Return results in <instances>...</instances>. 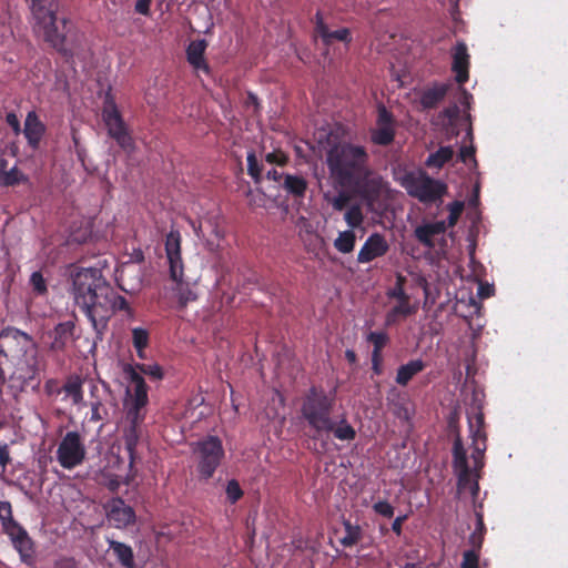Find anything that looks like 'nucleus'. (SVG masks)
<instances>
[{
    "mask_svg": "<svg viewBox=\"0 0 568 568\" xmlns=\"http://www.w3.org/2000/svg\"><path fill=\"white\" fill-rule=\"evenodd\" d=\"M132 343L136 349L138 356L143 358L144 348L149 344V332L142 327H135L132 329Z\"/></svg>",
    "mask_w": 568,
    "mask_h": 568,
    "instance_id": "nucleus-36",
    "label": "nucleus"
},
{
    "mask_svg": "<svg viewBox=\"0 0 568 568\" xmlns=\"http://www.w3.org/2000/svg\"><path fill=\"white\" fill-rule=\"evenodd\" d=\"M53 568H79V565L72 557H61L54 561Z\"/></svg>",
    "mask_w": 568,
    "mask_h": 568,
    "instance_id": "nucleus-53",
    "label": "nucleus"
},
{
    "mask_svg": "<svg viewBox=\"0 0 568 568\" xmlns=\"http://www.w3.org/2000/svg\"><path fill=\"white\" fill-rule=\"evenodd\" d=\"M102 119L108 129V134L115 140L124 152L132 154L135 150V142L113 101H105Z\"/></svg>",
    "mask_w": 568,
    "mask_h": 568,
    "instance_id": "nucleus-10",
    "label": "nucleus"
},
{
    "mask_svg": "<svg viewBox=\"0 0 568 568\" xmlns=\"http://www.w3.org/2000/svg\"><path fill=\"white\" fill-rule=\"evenodd\" d=\"M10 462L11 458L9 445L7 443H0V466L2 467V471H6V468Z\"/></svg>",
    "mask_w": 568,
    "mask_h": 568,
    "instance_id": "nucleus-52",
    "label": "nucleus"
},
{
    "mask_svg": "<svg viewBox=\"0 0 568 568\" xmlns=\"http://www.w3.org/2000/svg\"><path fill=\"white\" fill-rule=\"evenodd\" d=\"M406 520V516H398L392 524V530L399 536L402 534V525Z\"/></svg>",
    "mask_w": 568,
    "mask_h": 568,
    "instance_id": "nucleus-62",
    "label": "nucleus"
},
{
    "mask_svg": "<svg viewBox=\"0 0 568 568\" xmlns=\"http://www.w3.org/2000/svg\"><path fill=\"white\" fill-rule=\"evenodd\" d=\"M104 510L109 523L118 529L126 528L135 523L134 509L120 497L108 500L104 505Z\"/></svg>",
    "mask_w": 568,
    "mask_h": 568,
    "instance_id": "nucleus-13",
    "label": "nucleus"
},
{
    "mask_svg": "<svg viewBox=\"0 0 568 568\" xmlns=\"http://www.w3.org/2000/svg\"><path fill=\"white\" fill-rule=\"evenodd\" d=\"M30 284L38 294H44L47 292L45 281L40 272H33L30 276Z\"/></svg>",
    "mask_w": 568,
    "mask_h": 568,
    "instance_id": "nucleus-48",
    "label": "nucleus"
},
{
    "mask_svg": "<svg viewBox=\"0 0 568 568\" xmlns=\"http://www.w3.org/2000/svg\"><path fill=\"white\" fill-rule=\"evenodd\" d=\"M38 31L42 33L47 43L68 60L72 59L77 53L75 31L68 18H58V22H53Z\"/></svg>",
    "mask_w": 568,
    "mask_h": 568,
    "instance_id": "nucleus-8",
    "label": "nucleus"
},
{
    "mask_svg": "<svg viewBox=\"0 0 568 568\" xmlns=\"http://www.w3.org/2000/svg\"><path fill=\"white\" fill-rule=\"evenodd\" d=\"M383 184V180L378 176L372 178L368 182L369 187L374 192H379Z\"/></svg>",
    "mask_w": 568,
    "mask_h": 568,
    "instance_id": "nucleus-64",
    "label": "nucleus"
},
{
    "mask_svg": "<svg viewBox=\"0 0 568 568\" xmlns=\"http://www.w3.org/2000/svg\"><path fill=\"white\" fill-rule=\"evenodd\" d=\"M452 70L455 72V80L458 84L468 81L469 54L465 42L460 41L452 49Z\"/></svg>",
    "mask_w": 568,
    "mask_h": 568,
    "instance_id": "nucleus-18",
    "label": "nucleus"
},
{
    "mask_svg": "<svg viewBox=\"0 0 568 568\" xmlns=\"http://www.w3.org/2000/svg\"><path fill=\"white\" fill-rule=\"evenodd\" d=\"M331 433L339 440H353L356 436L355 429L346 420H342L338 425L334 422Z\"/></svg>",
    "mask_w": 568,
    "mask_h": 568,
    "instance_id": "nucleus-39",
    "label": "nucleus"
},
{
    "mask_svg": "<svg viewBox=\"0 0 568 568\" xmlns=\"http://www.w3.org/2000/svg\"><path fill=\"white\" fill-rule=\"evenodd\" d=\"M459 160L464 163H466L468 160H473L474 162H476L475 160V148L473 145H469V146H462L460 150H459Z\"/></svg>",
    "mask_w": 568,
    "mask_h": 568,
    "instance_id": "nucleus-54",
    "label": "nucleus"
},
{
    "mask_svg": "<svg viewBox=\"0 0 568 568\" xmlns=\"http://www.w3.org/2000/svg\"><path fill=\"white\" fill-rule=\"evenodd\" d=\"M123 374L131 383L126 388L124 400L125 423L132 425H143L146 416V406L149 404L148 386L144 378L131 364L123 366Z\"/></svg>",
    "mask_w": 568,
    "mask_h": 568,
    "instance_id": "nucleus-6",
    "label": "nucleus"
},
{
    "mask_svg": "<svg viewBox=\"0 0 568 568\" xmlns=\"http://www.w3.org/2000/svg\"><path fill=\"white\" fill-rule=\"evenodd\" d=\"M284 175L282 172L277 171L276 169L268 170L266 172V178L268 180H272L274 182H278L280 184L283 182Z\"/></svg>",
    "mask_w": 568,
    "mask_h": 568,
    "instance_id": "nucleus-61",
    "label": "nucleus"
},
{
    "mask_svg": "<svg viewBox=\"0 0 568 568\" xmlns=\"http://www.w3.org/2000/svg\"><path fill=\"white\" fill-rule=\"evenodd\" d=\"M307 181L301 175L285 174L281 186L295 199H303L307 190Z\"/></svg>",
    "mask_w": 568,
    "mask_h": 568,
    "instance_id": "nucleus-29",
    "label": "nucleus"
},
{
    "mask_svg": "<svg viewBox=\"0 0 568 568\" xmlns=\"http://www.w3.org/2000/svg\"><path fill=\"white\" fill-rule=\"evenodd\" d=\"M72 295L75 304L84 312L102 341L109 321L116 311H132L126 300L119 295L95 267L77 268L71 274Z\"/></svg>",
    "mask_w": 568,
    "mask_h": 568,
    "instance_id": "nucleus-1",
    "label": "nucleus"
},
{
    "mask_svg": "<svg viewBox=\"0 0 568 568\" xmlns=\"http://www.w3.org/2000/svg\"><path fill=\"white\" fill-rule=\"evenodd\" d=\"M60 3L58 0H32L31 12L36 21L34 29L40 30L58 22Z\"/></svg>",
    "mask_w": 568,
    "mask_h": 568,
    "instance_id": "nucleus-15",
    "label": "nucleus"
},
{
    "mask_svg": "<svg viewBox=\"0 0 568 568\" xmlns=\"http://www.w3.org/2000/svg\"><path fill=\"white\" fill-rule=\"evenodd\" d=\"M453 468L458 479V489L470 488L475 494L478 489L477 481H471V470L468 465L466 449L459 435L456 436L453 444Z\"/></svg>",
    "mask_w": 568,
    "mask_h": 568,
    "instance_id": "nucleus-12",
    "label": "nucleus"
},
{
    "mask_svg": "<svg viewBox=\"0 0 568 568\" xmlns=\"http://www.w3.org/2000/svg\"><path fill=\"white\" fill-rule=\"evenodd\" d=\"M326 199H327L328 203L332 205V207L338 212L343 211L347 206V204L351 200L349 195L343 191L333 197L326 196Z\"/></svg>",
    "mask_w": 568,
    "mask_h": 568,
    "instance_id": "nucleus-45",
    "label": "nucleus"
},
{
    "mask_svg": "<svg viewBox=\"0 0 568 568\" xmlns=\"http://www.w3.org/2000/svg\"><path fill=\"white\" fill-rule=\"evenodd\" d=\"M226 496L231 504H235L242 496L243 490L235 479H231L226 485Z\"/></svg>",
    "mask_w": 568,
    "mask_h": 568,
    "instance_id": "nucleus-44",
    "label": "nucleus"
},
{
    "mask_svg": "<svg viewBox=\"0 0 568 568\" xmlns=\"http://www.w3.org/2000/svg\"><path fill=\"white\" fill-rule=\"evenodd\" d=\"M483 541H484V535L483 532H477V531H474L470 536H469V544L471 545L473 549L471 550H476L477 552H479L480 548H481V545H483Z\"/></svg>",
    "mask_w": 568,
    "mask_h": 568,
    "instance_id": "nucleus-58",
    "label": "nucleus"
},
{
    "mask_svg": "<svg viewBox=\"0 0 568 568\" xmlns=\"http://www.w3.org/2000/svg\"><path fill=\"white\" fill-rule=\"evenodd\" d=\"M425 368V364L422 359H413L407 364L402 365L397 369L396 383L400 386H406L409 381Z\"/></svg>",
    "mask_w": 568,
    "mask_h": 568,
    "instance_id": "nucleus-31",
    "label": "nucleus"
},
{
    "mask_svg": "<svg viewBox=\"0 0 568 568\" xmlns=\"http://www.w3.org/2000/svg\"><path fill=\"white\" fill-rule=\"evenodd\" d=\"M135 368V372H138L140 375L145 374L153 379H162L163 378V369L158 364H136V366H133Z\"/></svg>",
    "mask_w": 568,
    "mask_h": 568,
    "instance_id": "nucleus-41",
    "label": "nucleus"
},
{
    "mask_svg": "<svg viewBox=\"0 0 568 568\" xmlns=\"http://www.w3.org/2000/svg\"><path fill=\"white\" fill-rule=\"evenodd\" d=\"M246 196L248 199V205L252 207H263L266 204V196L262 192L248 190Z\"/></svg>",
    "mask_w": 568,
    "mask_h": 568,
    "instance_id": "nucleus-50",
    "label": "nucleus"
},
{
    "mask_svg": "<svg viewBox=\"0 0 568 568\" xmlns=\"http://www.w3.org/2000/svg\"><path fill=\"white\" fill-rule=\"evenodd\" d=\"M402 186L407 193L425 204L442 201L447 192V185L430 178L425 171H410L402 178Z\"/></svg>",
    "mask_w": 568,
    "mask_h": 568,
    "instance_id": "nucleus-7",
    "label": "nucleus"
},
{
    "mask_svg": "<svg viewBox=\"0 0 568 568\" xmlns=\"http://www.w3.org/2000/svg\"><path fill=\"white\" fill-rule=\"evenodd\" d=\"M27 181L28 178L17 166L7 170V160L0 159V185L14 186Z\"/></svg>",
    "mask_w": 568,
    "mask_h": 568,
    "instance_id": "nucleus-30",
    "label": "nucleus"
},
{
    "mask_svg": "<svg viewBox=\"0 0 568 568\" xmlns=\"http://www.w3.org/2000/svg\"><path fill=\"white\" fill-rule=\"evenodd\" d=\"M40 359L38 344L29 334L7 327L0 333V378L10 389L21 393L27 387L40 385Z\"/></svg>",
    "mask_w": 568,
    "mask_h": 568,
    "instance_id": "nucleus-2",
    "label": "nucleus"
},
{
    "mask_svg": "<svg viewBox=\"0 0 568 568\" xmlns=\"http://www.w3.org/2000/svg\"><path fill=\"white\" fill-rule=\"evenodd\" d=\"M152 0H136L135 2V11L143 16H149L150 13V4Z\"/></svg>",
    "mask_w": 568,
    "mask_h": 568,
    "instance_id": "nucleus-60",
    "label": "nucleus"
},
{
    "mask_svg": "<svg viewBox=\"0 0 568 568\" xmlns=\"http://www.w3.org/2000/svg\"><path fill=\"white\" fill-rule=\"evenodd\" d=\"M91 422L99 423L101 422V427L105 423L110 420V414L108 408L101 403L100 399H97L91 403Z\"/></svg>",
    "mask_w": 568,
    "mask_h": 568,
    "instance_id": "nucleus-38",
    "label": "nucleus"
},
{
    "mask_svg": "<svg viewBox=\"0 0 568 568\" xmlns=\"http://www.w3.org/2000/svg\"><path fill=\"white\" fill-rule=\"evenodd\" d=\"M75 325L72 321L59 323L53 329V339L51 348L62 351L69 342L73 339Z\"/></svg>",
    "mask_w": 568,
    "mask_h": 568,
    "instance_id": "nucleus-24",
    "label": "nucleus"
},
{
    "mask_svg": "<svg viewBox=\"0 0 568 568\" xmlns=\"http://www.w3.org/2000/svg\"><path fill=\"white\" fill-rule=\"evenodd\" d=\"M84 379L79 375H70L67 377L61 392L65 394L67 397L71 398V402L75 406L84 405L83 398V385Z\"/></svg>",
    "mask_w": 568,
    "mask_h": 568,
    "instance_id": "nucleus-27",
    "label": "nucleus"
},
{
    "mask_svg": "<svg viewBox=\"0 0 568 568\" xmlns=\"http://www.w3.org/2000/svg\"><path fill=\"white\" fill-rule=\"evenodd\" d=\"M388 335L386 332H369L366 336V341L373 344L374 349L372 353V362H377L382 349L388 343Z\"/></svg>",
    "mask_w": 568,
    "mask_h": 568,
    "instance_id": "nucleus-34",
    "label": "nucleus"
},
{
    "mask_svg": "<svg viewBox=\"0 0 568 568\" xmlns=\"http://www.w3.org/2000/svg\"><path fill=\"white\" fill-rule=\"evenodd\" d=\"M142 435V425L126 424L123 427V443L128 452L130 465L132 466L136 459V447Z\"/></svg>",
    "mask_w": 568,
    "mask_h": 568,
    "instance_id": "nucleus-23",
    "label": "nucleus"
},
{
    "mask_svg": "<svg viewBox=\"0 0 568 568\" xmlns=\"http://www.w3.org/2000/svg\"><path fill=\"white\" fill-rule=\"evenodd\" d=\"M356 236L352 230L341 232L334 241L335 248L344 254L351 253L355 246Z\"/></svg>",
    "mask_w": 568,
    "mask_h": 568,
    "instance_id": "nucleus-35",
    "label": "nucleus"
},
{
    "mask_svg": "<svg viewBox=\"0 0 568 568\" xmlns=\"http://www.w3.org/2000/svg\"><path fill=\"white\" fill-rule=\"evenodd\" d=\"M45 131V124L40 120L37 112L33 110L29 111L24 120L23 134L32 150L39 149Z\"/></svg>",
    "mask_w": 568,
    "mask_h": 568,
    "instance_id": "nucleus-20",
    "label": "nucleus"
},
{
    "mask_svg": "<svg viewBox=\"0 0 568 568\" xmlns=\"http://www.w3.org/2000/svg\"><path fill=\"white\" fill-rule=\"evenodd\" d=\"M389 250L385 236L381 233L371 234L357 254L358 263H369L377 257L384 256Z\"/></svg>",
    "mask_w": 568,
    "mask_h": 568,
    "instance_id": "nucleus-17",
    "label": "nucleus"
},
{
    "mask_svg": "<svg viewBox=\"0 0 568 568\" xmlns=\"http://www.w3.org/2000/svg\"><path fill=\"white\" fill-rule=\"evenodd\" d=\"M165 253L169 262L170 277L175 283L174 290L179 302L186 305L196 300L193 285L184 277V264L181 255V234L178 230H171L165 240Z\"/></svg>",
    "mask_w": 568,
    "mask_h": 568,
    "instance_id": "nucleus-5",
    "label": "nucleus"
},
{
    "mask_svg": "<svg viewBox=\"0 0 568 568\" xmlns=\"http://www.w3.org/2000/svg\"><path fill=\"white\" fill-rule=\"evenodd\" d=\"M315 32L322 39L325 45H329L335 41L349 42L351 32L347 28H341L335 31H329L325 24L321 12L315 14Z\"/></svg>",
    "mask_w": 568,
    "mask_h": 568,
    "instance_id": "nucleus-21",
    "label": "nucleus"
},
{
    "mask_svg": "<svg viewBox=\"0 0 568 568\" xmlns=\"http://www.w3.org/2000/svg\"><path fill=\"white\" fill-rule=\"evenodd\" d=\"M87 455L82 436L78 432H68L57 449V460L64 469H73L81 465Z\"/></svg>",
    "mask_w": 568,
    "mask_h": 568,
    "instance_id": "nucleus-11",
    "label": "nucleus"
},
{
    "mask_svg": "<svg viewBox=\"0 0 568 568\" xmlns=\"http://www.w3.org/2000/svg\"><path fill=\"white\" fill-rule=\"evenodd\" d=\"M454 150L450 145L440 146L436 152L430 153L425 162L428 168L440 169L453 159Z\"/></svg>",
    "mask_w": 568,
    "mask_h": 568,
    "instance_id": "nucleus-32",
    "label": "nucleus"
},
{
    "mask_svg": "<svg viewBox=\"0 0 568 568\" xmlns=\"http://www.w3.org/2000/svg\"><path fill=\"white\" fill-rule=\"evenodd\" d=\"M344 219L348 226L352 229L358 227L363 221L364 215L358 204H354L345 212Z\"/></svg>",
    "mask_w": 568,
    "mask_h": 568,
    "instance_id": "nucleus-40",
    "label": "nucleus"
},
{
    "mask_svg": "<svg viewBox=\"0 0 568 568\" xmlns=\"http://www.w3.org/2000/svg\"><path fill=\"white\" fill-rule=\"evenodd\" d=\"M449 83H435L420 94V104L424 109L435 108L447 94Z\"/></svg>",
    "mask_w": 568,
    "mask_h": 568,
    "instance_id": "nucleus-25",
    "label": "nucleus"
},
{
    "mask_svg": "<svg viewBox=\"0 0 568 568\" xmlns=\"http://www.w3.org/2000/svg\"><path fill=\"white\" fill-rule=\"evenodd\" d=\"M368 154L362 145L337 143L326 153V164L333 182L343 189H357L371 175Z\"/></svg>",
    "mask_w": 568,
    "mask_h": 568,
    "instance_id": "nucleus-3",
    "label": "nucleus"
},
{
    "mask_svg": "<svg viewBox=\"0 0 568 568\" xmlns=\"http://www.w3.org/2000/svg\"><path fill=\"white\" fill-rule=\"evenodd\" d=\"M210 225L212 226V233L215 240H207L206 248L212 253H216L220 250V242L223 240L224 233L215 224L210 222Z\"/></svg>",
    "mask_w": 568,
    "mask_h": 568,
    "instance_id": "nucleus-47",
    "label": "nucleus"
},
{
    "mask_svg": "<svg viewBox=\"0 0 568 568\" xmlns=\"http://www.w3.org/2000/svg\"><path fill=\"white\" fill-rule=\"evenodd\" d=\"M194 445L193 453L197 459V471L203 479H209L224 457L222 442L217 436H207Z\"/></svg>",
    "mask_w": 568,
    "mask_h": 568,
    "instance_id": "nucleus-9",
    "label": "nucleus"
},
{
    "mask_svg": "<svg viewBox=\"0 0 568 568\" xmlns=\"http://www.w3.org/2000/svg\"><path fill=\"white\" fill-rule=\"evenodd\" d=\"M468 422L474 446L471 454L474 469H479L484 465L483 458L487 448L486 433L484 430V414L481 412H476L473 418L468 417Z\"/></svg>",
    "mask_w": 568,
    "mask_h": 568,
    "instance_id": "nucleus-14",
    "label": "nucleus"
},
{
    "mask_svg": "<svg viewBox=\"0 0 568 568\" xmlns=\"http://www.w3.org/2000/svg\"><path fill=\"white\" fill-rule=\"evenodd\" d=\"M448 210H449V215L447 217V221H445V222H446L447 227H453L457 223V221L464 210V203L460 201H454L448 204Z\"/></svg>",
    "mask_w": 568,
    "mask_h": 568,
    "instance_id": "nucleus-43",
    "label": "nucleus"
},
{
    "mask_svg": "<svg viewBox=\"0 0 568 568\" xmlns=\"http://www.w3.org/2000/svg\"><path fill=\"white\" fill-rule=\"evenodd\" d=\"M205 40L192 41L186 49L187 62L196 70L209 73V65L204 59Z\"/></svg>",
    "mask_w": 568,
    "mask_h": 568,
    "instance_id": "nucleus-22",
    "label": "nucleus"
},
{
    "mask_svg": "<svg viewBox=\"0 0 568 568\" xmlns=\"http://www.w3.org/2000/svg\"><path fill=\"white\" fill-rule=\"evenodd\" d=\"M265 160L271 164L276 163L283 165L286 163L287 156L282 152H271L266 154Z\"/></svg>",
    "mask_w": 568,
    "mask_h": 568,
    "instance_id": "nucleus-55",
    "label": "nucleus"
},
{
    "mask_svg": "<svg viewBox=\"0 0 568 568\" xmlns=\"http://www.w3.org/2000/svg\"><path fill=\"white\" fill-rule=\"evenodd\" d=\"M0 520L2 526L14 520L12 517V507L9 501H0Z\"/></svg>",
    "mask_w": 568,
    "mask_h": 568,
    "instance_id": "nucleus-51",
    "label": "nucleus"
},
{
    "mask_svg": "<svg viewBox=\"0 0 568 568\" xmlns=\"http://www.w3.org/2000/svg\"><path fill=\"white\" fill-rule=\"evenodd\" d=\"M393 116L385 106L378 109L376 128L371 131V140L376 145L386 146L394 141Z\"/></svg>",
    "mask_w": 568,
    "mask_h": 568,
    "instance_id": "nucleus-16",
    "label": "nucleus"
},
{
    "mask_svg": "<svg viewBox=\"0 0 568 568\" xmlns=\"http://www.w3.org/2000/svg\"><path fill=\"white\" fill-rule=\"evenodd\" d=\"M390 297H395L399 301L409 300V296L405 293L400 278H398L397 285L388 293Z\"/></svg>",
    "mask_w": 568,
    "mask_h": 568,
    "instance_id": "nucleus-56",
    "label": "nucleus"
},
{
    "mask_svg": "<svg viewBox=\"0 0 568 568\" xmlns=\"http://www.w3.org/2000/svg\"><path fill=\"white\" fill-rule=\"evenodd\" d=\"M2 527L4 531L10 536L16 548L20 552L31 550V539L29 538L27 531L16 520L10 521Z\"/></svg>",
    "mask_w": 568,
    "mask_h": 568,
    "instance_id": "nucleus-26",
    "label": "nucleus"
},
{
    "mask_svg": "<svg viewBox=\"0 0 568 568\" xmlns=\"http://www.w3.org/2000/svg\"><path fill=\"white\" fill-rule=\"evenodd\" d=\"M459 112L460 111H459L458 105L454 104V105L446 108L443 111V114L448 119V122L450 124H453V122L458 119Z\"/></svg>",
    "mask_w": 568,
    "mask_h": 568,
    "instance_id": "nucleus-59",
    "label": "nucleus"
},
{
    "mask_svg": "<svg viewBox=\"0 0 568 568\" xmlns=\"http://www.w3.org/2000/svg\"><path fill=\"white\" fill-rule=\"evenodd\" d=\"M460 568H479V554L476 550H466L463 554Z\"/></svg>",
    "mask_w": 568,
    "mask_h": 568,
    "instance_id": "nucleus-46",
    "label": "nucleus"
},
{
    "mask_svg": "<svg viewBox=\"0 0 568 568\" xmlns=\"http://www.w3.org/2000/svg\"><path fill=\"white\" fill-rule=\"evenodd\" d=\"M247 172L253 178L256 184L262 181V169L258 164L256 155L253 152L247 154Z\"/></svg>",
    "mask_w": 568,
    "mask_h": 568,
    "instance_id": "nucleus-42",
    "label": "nucleus"
},
{
    "mask_svg": "<svg viewBox=\"0 0 568 568\" xmlns=\"http://www.w3.org/2000/svg\"><path fill=\"white\" fill-rule=\"evenodd\" d=\"M335 399L322 388L312 386L301 404V415L315 432L314 438L328 435L334 428L331 417Z\"/></svg>",
    "mask_w": 568,
    "mask_h": 568,
    "instance_id": "nucleus-4",
    "label": "nucleus"
},
{
    "mask_svg": "<svg viewBox=\"0 0 568 568\" xmlns=\"http://www.w3.org/2000/svg\"><path fill=\"white\" fill-rule=\"evenodd\" d=\"M6 121L16 134H19L21 132L20 121L16 113H13V112L8 113L6 116Z\"/></svg>",
    "mask_w": 568,
    "mask_h": 568,
    "instance_id": "nucleus-57",
    "label": "nucleus"
},
{
    "mask_svg": "<svg viewBox=\"0 0 568 568\" xmlns=\"http://www.w3.org/2000/svg\"><path fill=\"white\" fill-rule=\"evenodd\" d=\"M373 509L376 514L386 518H392L394 516V507L386 500L375 503Z\"/></svg>",
    "mask_w": 568,
    "mask_h": 568,
    "instance_id": "nucleus-49",
    "label": "nucleus"
},
{
    "mask_svg": "<svg viewBox=\"0 0 568 568\" xmlns=\"http://www.w3.org/2000/svg\"><path fill=\"white\" fill-rule=\"evenodd\" d=\"M128 270H129V268L121 271V273H120L119 277L116 278V281H118V284H119V286H120V288H121L122 291H124V292H126V293H131V292H133V291H134V288H133V287H132V288H129V287L125 285V273H126V271H128Z\"/></svg>",
    "mask_w": 568,
    "mask_h": 568,
    "instance_id": "nucleus-63",
    "label": "nucleus"
},
{
    "mask_svg": "<svg viewBox=\"0 0 568 568\" xmlns=\"http://www.w3.org/2000/svg\"><path fill=\"white\" fill-rule=\"evenodd\" d=\"M416 312V307L409 304V300L399 301L386 315V323L390 324L395 322L397 315L408 316Z\"/></svg>",
    "mask_w": 568,
    "mask_h": 568,
    "instance_id": "nucleus-37",
    "label": "nucleus"
},
{
    "mask_svg": "<svg viewBox=\"0 0 568 568\" xmlns=\"http://www.w3.org/2000/svg\"><path fill=\"white\" fill-rule=\"evenodd\" d=\"M108 545L109 550H112L122 567L135 568L134 554L131 546L113 539H108Z\"/></svg>",
    "mask_w": 568,
    "mask_h": 568,
    "instance_id": "nucleus-28",
    "label": "nucleus"
},
{
    "mask_svg": "<svg viewBox=\"0 0 568 568\" xmlns=\"http://www.w3.org/2000/svg\"><path fill=\"white\" fill-rule=\"evenodd\" d=\"M345 535L341 538V544L344 547H352L361 541L363 537L362 528L358 525L351 524L349 520L343 523Z\"/></svg>",
    "mask_w": 568,
    "mask_h": 568,
    "instance_id": "nucleus-33",
    "label": "nucleus"
},
{
    "mask_svg": "<svg viewBox=\"0 0 568 568\" xmlns=\"http://www.w3.org/2000/svg\"><path fill=\"white\" fill-rule=\"evenodd\" d=\"M446 230L447 225L445 221L424 223L414 230V236L423 246L433 250L436 245V237L444 235Z\"/></svg>",
    "mask_w": 568,
    "mask_h": 568,
    "instance_id": "nucleus-19",
    "label": "nucleus"
}]
</instances>
